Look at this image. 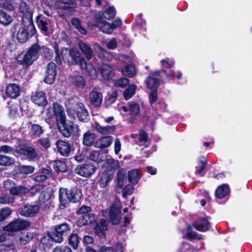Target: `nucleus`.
<instances>
[{"mask_svg": "<svg viewBox=\"0 0 252 252\" xmlns=\"http://www.w3.org/2000/svg\"><path fill=\"white\" fill-rule=\"evenodd\" d=\"M95 221V216L93 213H89L79 217L77 220V224L79 226H84L92 223Z\"/></svg>", "mask_w": 252, "mask_h": 252, "instance_id": "nucleus-21", "label": "nucleus"}, {"mask_svg": "<svg viewBox=\"0 0 252 252\" xmlns=\"http://www.w3.org/2000/svg\"><path fill=\"white\" fill-rule=\"evenodd\" d=\"M14 201V198L9 195H6L0 197V203L1 204H8L13 203Z\"/></svg>", "mask_w": 252, "mask_h": 252, "instance_id": "nucleus-63", "label": "nucleus"}, {"mask_svg": "<svg viewBox=\"0 0 252 252\" xmlns=\"http://www.w3.org/2000/svg\"><path fill=\"white\" fill-rule=\"evenodd\" d=\"M207 164V160L204 157L200 158L198 161V166L196 167L195 173L200 174L204 170Z\"/></svg>", "mask_w": 252, "mask_h": 252, "instance_id": "nucleus-49", "label": "nucleus"}, {"mask_svg": "<svg viewBox=\"0 0 252 252\" xmlns=\"http://www.w3.org/2000/svg\"><path fill=\"white\" fill-rule=\"evenodd\" d=\"M76 4L72 0L65 1V0H56L54 2V6L56 8L61 9H69L75 7Z\"/></svg>", "mask_w": 252, "mask_h": 252, "instance_id": "nucleus-23", "label": "nucleus"}, {"mask_svg": "<svg viewBox=\"0 0 252 252\" xmlns=\"http://www.w3.org/2000/svg\"><path fill=\"white\" fill-rule=\"evenodd\" d=\"M12 211L8 207L2 208L0 210V222L4 220L11 214Z\"/></svg>", "mask_w": 252, "mask_h": 252, "instance_id": "nucleus-55", "label": "nucleus"}, {"mask_svg": "<svg viewBox=\"0 0 252 252\" xmlns=\"http://www.w3.org/2000/svg\"><path fill=\"white\" fill-rule=\"evenodd\" d=\"M140 172L138 169H132L128 172V178L132 185L136 184L140 178Z\"/></svg>", "mask_w": 252, "mask_h": 252, "instance_id": "nucleus-32", "label": "nucleus"}, {"mask_svg": "<svg viewBox=\"0 0 252 252\" xmlns=\"http://www.w3.org/2000/svg\"><path fill=\"white\" fill-rule=\"evenodd\" d=\"M32 100L35 104L38 106H44L47 103L45 94L43 92H36L32 96Z\"/></svg>", "mask_w": 252, "mask_h": 252, "instance_id": "nucleus-19", "label": "nucleus"}, {"mask_svg": "<svg viewBox=\"0 0 252 252\" xmlns=\"http://www.w3.org/2000/svg\"><path fill=\"white\" fill-rule=\"evenodd\" d=\"M63 235L61 233H59L58 232V230H57L55 228V231L53 232L51 238L52 239L57 243H61L63 240Z\"/></svg>", "mask_w": 252, "mask_h": 252, "instance_id": "nucleus-59", "label": "nucleus"}, {"mask_svg": "<svg viewBox=\"0 0 252 252\" xmlns=\"http://www.w3.org/2000/svg\"><path fill=\"white\" fill-rule=\"evenodd\" d=\"M100 71L104 79H109L115 74L114 69L107 64H102L100 67Z\"/></svg>", "mask_w": 252, "mask_h": 252, "instance_id": "nucleus-18", "label": "nucleus"}, {"mask_svg": "<svg viewBox=\"0 0 252 252\" xmlns=\"http://www.w3.org/2000/svg\"><path fill=\"white\" fill-rule=\"evenodd\" d=\"M122 72L124 76L132 77L135 75L136 71L133 65H127L122 69Z\"/></svg>", "mask_w": 252, "mask_h": 252, "instance_id": "nucleus-42", "label": "nucleus"}, {"mask_svg": "<svg viewBox=\"0 0 252 252\" xmlns=\"http://www.w3.org/2000/svg\"><path fill=\"white\" fill-rule=\"evenodd\" d=\"M58 128L62 134L66 137L70 136L71 133L75 134L78 131V126L73 123L67 124L64 122L63 126H58Z\"/></svg>", "mask_w": 252, "mask_h": 252, "instance_id": "nucleus-14", "label": "nucleus"}, {"mask_svg": "<svg viewBox=\"0 0 252 252\" xmlns=\"http://www.w3.org/2000/svg\"><path fill=\"white\" fill-rule=\"evenodd\" d=\"M186 236L189 239H197L198 240H201L203 239V236L201 234H198L196 232L192 230V227L190 225H188L186 230Z\"/></svg>", "mask_w": 252, "mask_h": 252, "instance_id": "nucleus-40", "label": "nucleus"}, {"mask_svg": "<svg viewBox=\"0 0 252 252\" xmlns=\"http://www.w3.org/2000/svg\"><path fill=\"white\" fill-rule=\"evenodd\" d=\"M120 109L121 110L125 112L128 110L129 114L133 116L137 115L139 113L140 110L139 105L133 102L129 104L128 107L123 106H122Z\"/></svg>", "mask_w": 252, "mask_h": 252, "instance_id": "nucleus-30", "label": "nucleus"}, {"mask_svg": "<svg viewBox=\"0 0 252 252\" xmlns=\"http://www.w3.org/2000/svg\"><path fill=\"white\" fill-rule=\"evenodd\" d=\"M20 89L19 85L16 84H9L6 89V94L9 97L15 98L20 94Z\"/></svg>", "mask_w": 252, "mask_h": 252, "instance_id": "nucleus-25", "label": "nucleus"}, {"mask_svg": "<svg viewBox=\"0 0 252 252\" xmlns=\"http://www.w3.org/2000/svg\"><path fill=\"white\" fill-rule=\"evenodd\" d=\"M68 243L74 249L78 248L79 243V238L76 233L71 234L68 238Z\"/></svg>", "mask_w": 252, "mask_h": 252, "instance_id": "nucleus-46", "label": "nucleus"}, {"mask_svg": "<svg viewBox=\"0 0 252 252\" xmlns=\"http://www.w3.org/2000/svg\"><path fill=\"white\" fill-rule=\"evenodd\" d=\"M113 141V137L105 136L98 139L94 143V146L97 148H105L109 147Z\"/></svg>", "mask_w": 252, "mask_h": 252, "instance_id": "nucleus-22", "label": "nucleus"}, {"mask_svg": "<svg viewBox=\"0 0 252 252\" xmlns=\"http://www.w3.org/2000/svg\"><path fill=\"white\" fill-rule=\"evenodd\" d=\"M89 158L96 162H100L103 161V156L98 151L91 152L89 156Z\"/></svg>", "mask_w": 252, "mask_h": 252, "instance_id": "nucleus-45", "label": "nucleus"}, {"mask_svg": "<svg viewBox=\"0 0 252 252\" xmlns=\"http://www.w3.org/2000/svg\"><path fill=\"white\" fill-rule=\"evenodd\" d=\"M94 127L98 132L103 135L111 133L116 128L115 126H103L97 122L95 123Z\"/></svg>", "mask_w": 252, "mask_h": 252, "instance_id": "nucleus-29", "label": "nucleus"}, {"mask_svg": "<svg viewBox=\"0 0 252 252\" xmlns=\"http://www.w3.org/2000/svg\"><path fill=\"white\" fill-rule=\"evenodd\" d=\"M61 54L63 60L68 61V57H70L73 64H78L82 69L86 68L87 63L85 59L81 56L79 51L73 49L63 48L61 50Z\"/></svg>", "mask_w": 252, "mask_h": 252, "instance_id": "nucleus-5", "label": "nucleus"}, {"mask_svg": "<svg viewBox=\"0 0 252 252\" xmlns=\"http://www.w3.org/2000/svg\"><path fill=\"white\" fill-rule=\"evenodd\" d=\"M60 206L65 207L69 202L76 203L80 200L82 196L81 191L77 187H73L67 190L66 188H61L59 191Z\"/></svg>", "mask_w": 252, "mask_h": 252, "instance_id": "nucleus-2", "label": "nucleus"}, {"mask_svg": "<svg viewBox=\"0 0 252 252\" xmlns=\"http://www.w3.org/2000/svg\"><path fill=\"white\" fill-rule=\"evenodd\" d=\"M65 105L69 115H73L76 114L79 120L83 122H86L89 120V113L83 103L74 104L72 100H68L65 101Z\"/></svg>", "mask_w": 252, "mask_h": 252, "instance_id": "nucleus-3", "label": "nucleus"}, {"mask_svg": "<svg viewBox=\"0 0 252 252\" xmlns=\"http://www.w3.org/2000/svg\"><path fill=\"white\" fill-rule=\"evenodd\" d=\"M46 118H56L57 126H63L66 121V116L63 107L57 103H54L53 107H48L46 111Z\"/></svg>", "mask_w": 252, "mask_h": 252, "instance_id": "nucleus-4", "label": "nucleus"}, {"mask_svg": "<svg viewBox=\"0 0 252 252\" xmlns=\"http://www.w3.org/2000/svg\"><path fill=\"white\" fill-rule=\"evenodd\" d=\"M56 144L61 155L64 157L69 155L71 151V146L68 143L63 140H58Z\"/></svg>", "mask_w": 252, "mask_h": 252, "instance_id": "nucleus-17", "label": "nucleus"}, {"mask_svg": "<svg viewBox=\"0 0 252 252\" xmlns=\"http://www.w3.org/2000/svg\"><path fill=\"white\" fill-rule=\"evenodd\" d=\"M110 180L111 178L108 175L106 174H103L99 182L100 187L101 188H105Z\"/></svg>", "mask_w": 252, "mask_h": 252, "instance_id": "nucleus-58", "label": "nucleus"}, {"mask_svg": "<svg viewBox=\"0 0 252 252\" xmlns=\"http://www.w3.org/2000/svg\"><path fill=\"white\" fill-rule=\"evenodd\" d=\"M36 21L38 28L43 33H46L51 24V20L48 18L38 15L36 17Z\"/></svg>", "mask_w": 252, "mask_h": 252, "instance_id": "nucleus-16", "label": "nucleus"}, {"mask_svg": "<svg viewBox=\"0 0 252 252\" xmlns=\"http://www.w3.org/2000/svg\"><path fill=\"white\" fill-rule=\"evenodd\" d=\"M95 171V167L91 164H81L77 166L75 172L83 177H90Z\"/></svg>", "mask_w": 252, "mask_h": 252, "instance_id": "nucleus-10", "label": "nucleus"}, {"mask_svg": "<svg viewBox=\"0 0 252 252\" xmlns=\"http://www.w3.org/2000/svg\"><path fill=\"white\" fill-rule=\"evenodd\" d=\"M91 103L95 107L99 106L103 100L102 94L97 91H92L89 94Z\"/></svg>", "mask_w": 252, "mask_h": 252, "instance_id": "nucleus-24", "label": "nucleus"}, {"mask_svg": "<svg viewBox=\"0 0 252 252\" xmlns=\"http://www.w3.org/2000/svg\"><path fill=\"white\" fill-rule=\"evenodd\" d=\"M210 223L206 218L200 219L193 223V226L198 231L205 232L209 230Z\"/></svg>", "mask_w": 252, "mask_h": 252, "instance_id": "nucleus-20", "label": "nucleus"}, {"mask_svg": "<svg viewBox=\"0 0 252 252\" xmlns=\"http://www.w3.org/2000/svg\"><path fill=\"white\" fill-rule=\"evenodd\" d=\"M55 229L58 232L61 233L63 235H66L70 231L69 225L66 223H63L55 226Z\"/></svg>", "mask_w": 252, "mask_h": 252, "instance_id": "nucleus-44", "label": "nucleus"}, {"mask_svg": "<svg viewBox=\"0 0 252 252\" xmlns=\"http://www.w3.org/2000/svg\"><path fill=\"white\" fill-rule=\"evenodd\" d=\"M51 194L49 191V189L48 188L44 189L43 187V190H42L40 193L38 201L40 204H42L47 201L51 197Z\"/></svg>", "mask_w": 252, "mask_h": 252, "instance_id": "nucleus-34", "label": "nucleus"}, {"mask_svg": "<svg viewBox=\"0 0 252 252\" xmlns=\"http://www.w3.org/2000/svg\"><path fill=\"white\" fill-rule=\"evenodd\" d=\"M70 78L71 82L78 88H84L86 86V82L82 76H72Z\"/></svg>", "mask_w": 252, "mask_h": 252, "instance_id": "nucleus-36", "label": "nucleus"}, {"mask_svg": "<svg viewBox=\"0 0 252 252\" xmlns=\"http://www.w3.org/2000/svg\"><path fill=\"white\" fill-rule=\"evenodd\" d=\"M30 224L29 221L19 219L4 226V230L10 232L20 231L27 228Z\"/></svg>", "mask_w": 252, "mask_h": 252, "instance_id": "nucleus-7", "label": "nucleus"}, {"mask_svg": "<svg viewBox=\"0 0 252 252\" xmlns=\"http://www.w3.org/2000/svg\"><path fill=\"white\" fill-rule=\"evenodd\" d=\"M57 74L56 65L54 63H50L47 66L44 81L47 84H52L55 80Z\"/></svg>", "mask_w": 252, "mask_h": 252, "instance_id": "nucleus-13", "label": "nucleus"}, {"mask_svg": "<svg viewBox=\"0 0 252 252\" xmlns=\"http://www.w3.org/2000/svg\"><path fill=\"white\" fill-rule=\"evenodd\" d=\"M14 163V159L8 156L0 154V165L8 166Z\"/></svg>", "mask_w": 252, "mask_h": 252, "instance_id": "nucleus-48", "label": "nucleus"}, {"mask_svg": "<svg viewBox=\"0 0 252 252\" xmlns=\"http://www.w3.org/2000/svg\"><path fill=\"white\" fill-rule=\"evenodd\" d=\"M39 210V206L37 205H25L20 207L18 212L22 216L26 217H34L38 213Z\"/></svg>", "mask_w": 252, "mask_h": 252, "instance_id": "nucleus-9", "label": "nucleus"}, {"mask_svg": "<svg viewBox=\"0 0 252 252\" xmlns=\"http://www.w3.org/2000/svg\"><path fill=\"white\" fill-rule=\"evenodd\" d=\"M108 221L102 219L98 223H97L94 228L95 234L101 238L105 237V231L107 230Z\"/></svg>", "mask_w": 252, "mask_h": 252, "instance_id": "nucleus-15", "label": "nucleus"}, {"mask_svg": "<svg viewBox=\"0 0 252 252\" xmlns=\"http://www.w3.org/2000/svg\"><path fill=\"white\" fill-rule=\"evenodd\" d=\"M34 168L33 166L29 165H22L20 167L21 172L25 174H29L33 172Z\"/></svg>", "mask_w": 252, "mask_h": 252, "instance_id": "nucleus-62", "label": "nucleus"}, {"mask_svg": "<svg viewBox=\"0 0 252 252\" xmlns=\"http://www.w3.org/2000/svg\"><path fill=\"white\" fill-rule=\"evenodd\" d=\"M117 190L122 189L126 182V180L125 179V177L123 174L121 172H119L117 175Z\"/></svg>", "mask_w": 252, "mask_h": 252, "instance_id": "nucleus-53", "label": "nucleus"}, {"mask_svg": "<svg viewBox=\"0 0 252 252\" xmlns=\"http://www.w3.org/2000/svg\"><path fill=\"white\" fill-rule=\"evenodd\" d=\"M139 140L140 145H145L148 141V136L147 133L144 131H141L139 132Z\"/></svg>", "mask_w": 252, "mask_h": 252, "instance_id": "nucleus-60", "label": "nucleus"}, {"mask_svg": "<svg viewBox=\"0 0 252 252\" xmlns=\"http://www.w3.org/2000/svg\"><path fill=\"white\" fill-rule=\"evenodd\" d=\"M129 83V80L126 78H122L115 81V85L117 87L124 88Z\"/></svg>", "mask_w": 252, "mask_h": 252, "instance_id": "nucleus-61", "label": "nucleus"}, {"mask_svg": "<svg viewBox=\"0 0 252 252\" xmlns=\"http://www.w3.org/2000/svg\"><path fill=\"white\" fill-rule=\"evenodd\" d=\"M121 205L120 201H115L111 206L109 211L110 220L113 225H117L121 220Z\"/></svg>", "mask_w": 252, "mask_h": 252, "instance_id": "nucleus-8", "label": "nucleus"}, {"mask_svg": "<svg viewBox=\"0 0 252 252\" xmlns=\"http://www.w3.org/2000/svg\"><path fill=\"white\" fill-rule=\"evenodd\" d=\"M11 16L5 11L0 10V23L4 26L9 25L12 21Z\"/></svg>", "mask_w": 252, "mask_h": 252, "instance_id": "nucleus-35", "label": "nucleus"}, {"mask_svg": "<svg viewBox=\"0 0 252 252\" xmlns=\"http://www.w3.org/2000/svg\"><path fill=\"white\" fill-rule=\"evenodd\" d=\"M116 15V10L114 7H109L103 12L104 17L108 20L113 19Z\"/></svg>", "mask_w": 252, "mask_h": 252, "instance_id": "nucleus-54", "label": "nucleus"}, {"mask_svg": "<svg viewBox=\"0 0 252 252\" xmlns=\"http://www.w3.org/2000/svg\"><path fill=\"white\" fill-rule=\"evenodd\" d=\"M95 138L96 135L94 133L88 131L83 134V143L84 145L90 146L94 143Z\"/></svg>", "mask_w": 252, "mask_h": 252, "instance_id": "nucleus-33", "label": "nucleus"}, {"mask_svg": "<svg viewBox=\"0 0 252 252\" xmlns=\"http://www.w3.org/2000/svg\"><path fill=\"white\" fill-rule=\"evenodd\" d=\"M35 32L33 22H22L17 33V38L21 43H24Z\"/></svg>", "mask_w": 252, "mask_h": 252, "instance_id": "nucleus-6", "label": "nucleus"}, {"mask_svg": "<svg viewBox=\"0 0 252 252\" xmlns=\"http://www.w3.org/2000/svg\"><path fill=\"white\" fill-rule=\"evenodd\" d=\"M96 25L104 33H110L113 30L112 25L109 23L103 20L101 18L97 20Z\"/></svg>", "mask_w": 252, "mask_h": 252, "instance_id": "nucleus-26", "label": "nucleus"}, {"mask_svg": "<svg viewBox=\"0 0 252 252\" xmlns=\"http://www.w3.org/2000/svg\"><path fill=\"white\" fill-rule=\"evenodd\" d=\"M136 87L134 85H130L124 92V98L128 100L131 98L135 93Z\"/></svg>", "mask_w": 252, "mask_h": 252, "instance_id": "nucleus-41", "label": "nucleus"}, {"mask_svg": "<svg viewBox=\"0 0 252 252\" xmlns=\"http://www.w3.org/2000/svg\"><path fill=\"white\" fill-rule=\"evenodd\" d=\"M31 131L32 134L36 137L40 136L43 133L42 127L38 124H32Z\"/></svg>", "mask_w": 252, "mask_h": 252, "instance_id": "nucleus-51", "label": "nucleus"}, {"mask_svg": "<svg viewBox=\"0 0 252 252\" xmlns=\"http://www.w3.org/2000/svg\"><path fill=\"white\" fill-rule=\"evenodd\" d=\"M71 23L81 34H85L86 33V31L82 27L81 22L79 19L73 18L71 20Z\"/></svg>", "mask_w": 252, "mask_h": 252, "instance_id": "nucleus-52", "label": "nucleus"}, {"mask_svg": "<svg viewBox=\"0 0 252 252\" xmlns=\"http://www.w3.org/2000/svg\"><path fill=\"white\" fill-rule=\"evenodd\" d=\"M16 151L30 160L33 159L37 157V154L35 150L31 147L19 146L16 149Z\"/></svg>", "mask_w": 252, "mask_h": 252, "instance_id": "nucleus-12", "label": "nucleus"}, {"mask_svg": "<svg viewBox=\"0 0 252 252\" xmlns=\"http://www.w3.org/2000/svg\"><path fill=\"white\" fill-rule=\"evenodd\" d=\"M88 71V75L91 79H95L97 77V72L95 68L91 63L87 64L86 68Z\"/></svg>", "mask_w": 252, "mask_h": 252, "instance_id": "nucleus-50", "label": "nucleus"}, {"mask_svg": "<svg viewBox=\"0 0 252 252\" xmlns=\"http://www.w3.org/2000/svg\"><path fill=\"white\" fill-rule=\"evenodd\" d=\"M146 82L147 87L151 90H157L159 85V80L152 77H148Z\"/></svg>", "mask_w": 252, "mask_h": 252, "instance_id": "nucleus-39", "label": "nucleus"}, {"mask_svg": "<svg viewBox=\"0 0 252 252\" xmlns=\"http://www.w3.org/2000/svg\"><path fill=\"white\" fill-rule=\"evenodd\" d=\"M94 49L95 51L100 56H102L105 60L110 61H111L113 56L111 52H108L104 49H103L99 44L98 43H94Z\"/></svg>", "mask_w": 252, "mask_h": 252, "instance_id": "nucleus-27", "label": "nucleus"}, {"mask_svg": "<svg viewBox=\"0 0 252 252\" xmlns=\"http://www.w3.org/2000/svg\"><path fill=\"white\" fill-rule=\"evenodd\" d=\"M78 46L79 49L88 61L93 58V51L89 45L82 41H80Z\"/></svg>", "mask_w": 252, "mask_h": 252, "instance_id": "nucleus-28", "label": "nucleus"}, {"mask_svg": "<svg viewBox=\"0 0 252 252\" xmlns=\"http://www.w3.org/2000/svg\"><path fill=\"white\" fill-rule=\"evenodd\" d=\"M121 189H122V195L123 197L126 198L127 195H130L132 193L134 188L132 185H128Z\"/></svg>", "mask_w": 252, "mask_h": 252, "instance_id": "nucleus-56", "label": "nucleus"}, {"mask_svg": "<svg viewBox=\"0 0 252 252\" xmlns=\"http://www.w3.org/2000/svg\"><path fill=\"white\" fill-rule=\"evenodd\" d=\"M0 7L6 10H13L16 3L14 0H0Z\"/></svg>", "mask_w": 252, "mask_h": 252, "instance_id": "nucleus-37", "label": "nucleus"}, {"mask_svg": "<svg viewBox=\"0 0 252 252\" xmlns=\"http://www.w3.org/2000/svg\"><path fill=\"white\" fill-rule=\"evenodd\" d=\"M39 55L50 59L52 57L53 51L44 46L35 44L27 52L19 55L16 58V61L24 66L28 67L37 59Z\"/></svg>", "mask_w": 252, "mask_h": 252, "instance_id": "nucleus-1", "label": "nucleus"}, {"mask_svg": "<svg viewBox=\"0 0 252 252\" xmlns=\"http://www.w3.org/2000/svg\"><path fill=\"white\" fill-rule=\"evenodd\" d=\"M229 191L228 187L226 185L219 186L216 190V196L219 198H222L227 194Z\"/></svg>", "mask_w": 252, "mask_h": 252, "instance_id": "nucleus-38", "label": "nucleus"}, {"mask_svg": "<svg viewBox=\"0 0 252 252\" xmlns=\"http://www.w3.org/2000/svg\"><path fill=\"white\" fill-rule=\"evenodd\" d=\"M32 239V234L30 233L22 234L19 238V241L22 245H26Z\"/></svg>", "mask_w": 252, "mask_h": 252, "instance_id": "nucleus-57", "label": "nucleus"}, {"mask_svg": "<svg viewBox=\"0 0 252 252\" xmlns=\"http://www.w3.org/2000/svg\"><path fill=\"white\" fill-rule=\"evenodd\" d=\"M19 11L22 14V22H33L32 10L30 8L25 2H21L19 5Z\"/></svg>", "mask_w": 252, "mask_h": 252, "instance_id": "nucleus-11", "label": "nucleus"}, {"mask_svg": "<svg viewBox=\"0 0 252 252\" xmlns=\"http://www.w3.org/2000/svg\"><path fill=\"white\" fill-rule=\"evenodd\" d=\"M53 168L57 172H64L67 170L66 164L60 160L56 161L53 165Z\"/></svg>", "mask_w": 252, "mask_h": 252, "instance_id": "nucleus-47", "label": "nucleus"}, {"mask_svg": "<svg viewBox=\"0 0 252 252\" xmlns=\"http://www.w3.org/2000/svg\"><path fill=\"white\" fill-rule=\"evenodd\" d=\"M43 186L39 185L33 186L31 187L29 189V192L33 195L35 194L38 192L40 193L41 191L43 190Z\"/></svg>", "mask_w": 252, "mask_h": 252, "instance_id": "nucleus-64", "label": "nucleus"}, {"mask_svg": "<svg viewBox=\"0 0 252 252\" xmlns=\"http://www.w3.org/2000/svg\"><path fill=\"white\" fill-rule=\"evenodd\" d=\"M29 192V189L23 186L13 187L9 189L10 193L14 195H24Z\"/></svg>", "mask_w": 252, "mask_h": 252, "instance_id": "nucleus-31", "label": "nucleus"}, {"mask_svg": "<svg viewBox=\"0 0 252 252\" xmlns=\"http://www.w3.org/2000/svg\"><path fill=\"white\" fill-rule=\"evenodd\" d=\"M50 172L47 169H43L41 172L37 173L34 177V180L36 182H43L47 179L50 175Z\"/></svg>", "mask_w": 252, "mask_h": 252, "instance_id": "nucleus-43", "label": "nucleus"}]
</instances>
